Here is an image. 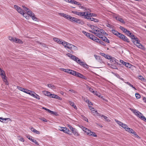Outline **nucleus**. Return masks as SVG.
Listing matches in <instances>:
<instances>
[{
    "label": "nucleus",
    "instance_id": "obj_1",
    "mask_svg": "<svg viewBox=\"0 0 146 146\" xmlns=\"http://www.w3.org/2000/svg\"><path fill=\"white\" fill-rule=\"evenodd\" d=\"M91 30L89 31L95 34L97 36L100 37L103 35H106V33L102 29H100L96 26L91 25L90 26Z\"/></svg>",
    "mask_w": 146,
    "mask_h": 146
},
{
    "label": "nucleus",
    "instance_id": "obj_2",
    "mask_svg": "<svg viewBox=\"0 0 146 146\" xmlns=\"http://www.w3.org/2000/svg\"><path fill=\"white\" fill-rule=\"evenodd\" d=\"M129 37L131 39L134 40H132V42L134 44L136 45L138 48L143 50H145V47L140 43V41L139 40L137 37H135L134 35H132L131 36L129 35Z\"/></svg>",
    "mask_w": 146,
    "mask_h": 146
},
{
    "label": "nucleus",
    "instance_id": "obj_3",
    "mask_svg": "<svg viewBox=\"0 0 146 146\" xmlns=\"http://www.w3.org/2000/svg\"><path fill=\"white\" fill-rule=\"evenodd\" d=\"M81 128L87 135L89 136H92L94 137L97 136L95 132L91 131L88 129L83 126H82Z\"/></svg>",
    "mask_w": 146,
    "mask_h": 146
},
{
    "label": "nucleus",
    "instance_id": "obj_4",
    "mask_svg": "<svg viewBox=\"0 0 146 146\" xmlns=\"http://www.w3.org/2000/svg\"><path fill=\"white\" fill-rule=\"evenodd\" d=\"M73 60L75 61L76 62L82 66L84 68H89V66L85 62L82 61L80 60L79 59L78 57L76 56H75V58H74Z\"/></svg>",
    "mask_w": 146,
    "mask_h": 146
},
{
    "label": "nucleus",
    "instance_id": "obj_5",
    "mask_svg": "<svg viewBox=\"0 0 146 146\" xmlns=\"http://www.w3.org/2000/svg\"><path fill=\"white\" fill-rule=\"evenodd\" d=\"M115 121L118 124L124 128L126 131L128 132V131L129 130V129H131L126 124L116 119H115Z\"/></svg>",
    "mask_w": 146,
    "mask_h": 146
},
{
    "label": "nucleus",
    "instance_id": "obj_6",
    "mask_svg": "<svg viewBox=\"0 0 146 146\" xmlns=\"http://www.w3.org/2000/svg\"><path fill=\"white\" fill-rule=\"evenodd\" d=\"M65 48H67L71 50H78V48L75 46L66 42L64 46Z\"/></svg>",
    "mask_w": 146,
    "mask_h": 146
},
{
    "label": "nucleus",
    "instance_id": "obj_7",
    "mask_svg": "<svg viewBox=\"0 0 146 146\" xmlns=\"http://www.w3.org/2000/svg\"><path fill=\"white\" fill-rule=\"evenodd\" d=\"M53 39L54 41L57 42L59 44H62L64 47L66 43L65 41L59 39L57 38H54Z\"/></svg>",
    "mask_w": 146,
    "mask_h": 146
},
{
    "label": "nucleus",
    "instance_id": "obj_8",
    "mask_svg": "<svg viewBox=\"0 0 146 146\" xmlns=\"http://www.w3.org/2000/svg\"><path fill=\"white\" fill-rule=\"evenodd\" d=\"M118 37L125 42H126L128 43L130 42L128 38L124 35L121 33L120 34Z\"/></svg>",
    "mask_w": 146,
    "mask_h": 146
},
{
    "label": "nucleus",
    "instance_id": "obj_9",
    "mask_svg": "<svg viewBox=\"0 0 146 146\" xmlns=\"http://www.w3.org/2000/svg\"><path fill=\"white\" fill-rule=\"evenodd\" d=\"M136 115L141 120L146 122V118L143 114L139 111H138L137 113H136Z\"/></svg>",
    "mask_w": 146,
    "mask_h": 146
},
{
    "label": "nucleus",
    "instance_id": "obj_10",
    "mask_svg": "<svg viewBox=\"0 0 146 146\" xmlns=\"http://www.w3.org/2000/svg\"><path fill=\"white\" fill-rule=\"evenodd\" d=\"M22 7L25 10L27 11V15H28L29 16L31 17L32 15H34V13L30 11L29 9L25 7L24 5H23Z\"/></svg>",
    "mask_w": 146,
    "mask_h": 146
},
{
    "label": "nucleus",
    "instance_id": "obj_11",
    "mask_svg": "<svg viewBox=\"0 0 146 146\" xmlns=\"http://www.w3.org/2000/svg\"><path fill=\"white\" fill-rule=\"evenodd\" d=\"M128 132L130 133H131L133 134V135H134L135 137L140 138V137L137 134L136 132L132 129L131 128L129 129V130L128 131Z\"/></svg>",
    "mask_w": 146,
    "mask_h": 146
},
{
    "label": "nucleus",
    "instance_id": "obj_12",
    "mask_svg": "<svg viewBox=\"0 0 146 146\" xmlns=\"http://www.w3.org/2000/svg\"><path fill=\"white\" fill-rule=\"evenodd\" d=\"M115 17L117 21H120V22L123 24L125 23V22L121 18V17L120 16L118 15L117 16Z\"/></svg>",
    "mask_w": 146,
    "mask_h": 146
},
{
    "label": "nucleus",
    "instance_id": "obj_13",
    "mask_svg": "<svg viewBox=\"0 0 146 146\" xmlns=\"http://www.w3.org/2000/svg\"><path fill=\"white\" fill-rule=\"evenodd\" d=\"M110 62L111 63L114 64H118V61L116 60L114 57H111L110 59Z\"/></svg>",
    "mask_w": 146,
    "mask_h": 146
},
{
    "label": "nucleus",
    "instance_id": "obj_14",
    "mask_svg": "<svg viewBox=\"0 0 146 146\" xmlns=\"http://www.w3.org/2000/svg\"><path fill=\"white\" fill-rule=\"evenodd\" d=\"M32 96H33L34 98H36V99L38 100L40 99V96L36 94L35 92H33L32 93H31V95Z\"/></svg>",
    "mask_w": 146,
    "mask_h": 146
},
{
    "label": "nucleus",
    "instance_id": "obj_15",
    "mask_svg": "<svg viewBox=\"0 0 146 146\" xmlns=\"http://www.w3.org/2000/svg\"><path fill=\"white\" fill-rule=\"evenodd\" d=\"M72 13L74 14L77 15L79 16H83V15H84L85 14L84 13H82V12H77L76 11H72Z\"/></svg>",
    "mask_w": 146,
    "mask_h": 146
},
{
    "label": "nucleus",
    "instance_id": "obj_16",
    "mask_svg": "<svg viewBox=\"0 0 146 146\" xmlns=\"http://www.w3.org/2000/svg\"><path fill=\"white\" fill-rule=\"evenodd\" d=\"M99 38H101L102 40L104 42L108 43H110L109 40L106 36H104V35L103 36H101V37H99Z\"/></svg>",
    "mask_w": 146,
    "mask_h": 146
},
{
    "label": "nucleus",
    "instance_id": "obj_17",
    "mask_svg": "<svg viewBox=\"0 0 146 146\" xmlns=\"http://www.w3.org/2000/svg\"><path fill=\"white\" fill-rule=\"evenodd\" d=\"M82 13H84L85 14L84 15H83L82 17H84L85 18L87 19H89V17H90V13L88 12H82Z\"/></svg>",
    "mask_w": 146,
    "mask_h": 146
},
{
    "label": "nucleus",
    "instance_id": "obj_18",
    "mask_svg": "<svg viewBox=\"0 0 146 146\" xmlns=\"http://www.w3.org/2000/svg\"><path fill=\"white\" fill-rule=\"evenodd\" d=\"M111 32L113 34L116 35L117 36L119 37V36L120 35L121 33H120L118 32L117 31L115 30H111Z\"/></svg>",
    "mask_w": 146,
    "mask_h": 146
},
{
    "label": "nucleus",
    "instance_id": "obj_19",
    "mask_svg": "<svg viewBox=\"0 0 146 146\" xmlns=\"http://www.w3.org/2000/svg\"><path fill=\"white\" fill-rule=\"evenodd\" d=\"M59 130L60 131H62L63 132L66 133V131L67 130V128L66 127H59Z\"/></svg>",
    "mask_w": 146,
    "mask_h": 146
},
{
    "label": "nucleus",
    "instance_id": "obj_20",
    "mask_svg": "<svg viewBox=\"0 0 146 146\" xmlns=\"http://www.w3.org/2000/svg\"><path fill=\"white\" fill-rule=\"evenodd\" d=\"M23 92L31 95V93L33 92V91L25 88Z\"/></svg>",
    "mask_w": 146,
    "mask_h": 146
},
{
    "label": "nucleus",
    "instance_id": "obj_21",
    "mask_svg": "<svg viewBox=\"0 0 146 146\" xmlns=\"http://www.w3.org/2000/svg\"><path fill=\"white\" fill-rule=\"evenodd\" d=\"M92 113L94 115L96 116L100 117V115L99 113H98L97 110H92Z\"/></svg>",
    "mask_w": 146,
    "mask_h": 146
},
{
    "label": "nucleus",
    "instance_id": "obj_22",
    "mask_svg": "<svg viewBox=\"0 0 146 146\" xmlns=\"http://www.w3.org/2000/svg\"><path fill=\"white\" fill-rule=\"evenodd\" d=\"M70 104L75 109L77 110V107L75 105L74 103L72 102V101H69V102Z\"/></svg>",
    "mask_w": 146,
    "mask_h": 146
},
{
    "label": "nucleus",
    "instance_id": "obj_23",
    "mask_svg": "<svg viewBox=\"0 0 146 146\" xmlns=\"http://www.w3.org/2000/svg\"><path fill=\"white\" fill-rule=\"evenodd\" d=\"M66 55L69 57L70 58L73 60L74 58H75V56L69 53H67Z\"/></svg>",
    "mask_w": 146,
    "mask_h": 146
},
{
    "label": "nucleus",
    "instance_id": "obj_24",
    "mask_svg": "<svg viewBox=\"0 0 146 146\" xmlns=\"http://www.w3.org/2000/svg\"><path fill=\"white\" fill-rule=\"evenodd\" d=\"M42 92L44 94L47 96H50V92L47 91H43Z\"/></svg>",
    "mask_w": 146,
    "mask_h": 146
},
{
    "label": "nucleus",
    "instance_id": "obj_25",
    "mask_svg": "<svg viewBox=\"0 0 146 146\" xmlns=\"http://www.w3.org/2000/svg\"><path fill=\"white\" fill-rule=\"evenodd\" d=\"M31 129L32 131L34 132V133L37 134H40V132H39V131L36 130V129L34 128L33 127H32Z\"/></svg>",
    "mask_w": 146,
    "mask_h": 146
},
{
    "label": "nucleus",
    "instance_id": "obj_26",
    "mask_svg": "<svg viewBox=\"0 0 146 146\" xmlns=\"http://www.w3.org/2000/svg\"><path fill=\"white\" fill-rule=\"evenodd\" d=\"M76 74V76H78V77L81 78H84V76L82 74H81L77 72Z\"/></svg>",
    "mask_w": 146,
    "mask_h": 146
},
{
    "label": "nucleus",
    "instance_id": "obj_27",
    "mask_svg": "<svg viewBox=\"0 0 146 146\" xmlns=\"http://www.w3.org/2000/svg\"><path fill=\"white\" fill-rule=\"evenodd\" d=\"M75 22L78 24H81L82 25L84 23V22L83 21L81 20L80 19H79L77 18V19L76 20V21Z\"/></svg>",
    "mask_w": 146,
    "mask_h": 146
},
{
    "label": "nucleus",
    "instance_id": "obj_28",
    "mask_svg": "<svg viewBox=\"0 0 146 146\" xmlns=\"http://www.w3.org/2000/svg\"><path fill=\"white\" fill-rule=\"evenodd\" d=\"M15 42L20 44H22L23 43V41H22L21 40L16 38Z\"/></svg>",
    "mask_w": 146,
    "mask_h": 146
},
{
    "label": "nucleus",
    "instance_id": "obj_29",
    "mask_svg": "<svg viewBox=\"0 0 146 146\" xmlns=\"http://www.w3.org/2000/svg\"><path fill=\"white\" fill-rule=\"evenodd\" d=\"M77 72L74 70H70V72H69V74H71L73 75L76 76V74Z\"/></svg>",
    "mask_w": 146,
    "mask_h": 146
},
{
    "label": "nucleus",
    "instance_id": "obj_30",
    "mask_svg": "<svg viewBox=\"0 0 146 146\" xmlns=\"http://www.w3.org/2000/svg\"><path fill=\"white\" fill-rule=\"evenodd\" d=\"M100 117H103L104 119H106L108 121H110V120L108 118V117L103 115H100Z\"/></svg>",
    "mask_w": 146,
    "mask_h": 146
},
{
    "label": "nucleus",
    "instance_id": "obj_31",
    "mask_svg": "<svg viewBox=\"0 0 146 146\" xmlns=\"http://www.w3.org/2000/svg\"><path fill=\"white\" fill-rule=\"evenodd\" d=\"M86 88L89 89V90L91 92H92V93H93V94L94 93H95V92L93 90L92 88H91L90 87V86H89L87 85L86 86Z\"/></svg>",
    "mask_w": 146,
    "mask_h": 146
},
{
    "label": "nucleus",
    "instance_id": "obj_32",
    "mask_svg": "<svg viewBox=\"0 0 146 146\" xmlns=\"http://www.w3.org/2000/svg\"><path fill=\"white\" fill-rule=\"evenodd\" d=\"M124 82L126 84H128V85H129V86H130V87H131L132 88H133L135 90H136V88L135 87H134L133 85H132L130 83H129V82H125L124 81Z\"/></svg>",
    "mask_w": 146,
    "mask_h": 146
},
{
    "label": "nucleus",
    "instance_id": "obj_33",
    "mask_svg": "<svg viewBox=\"0 0 146 146\" xmlns=\"http://www.w3.org/2000/svg\"><path fill=\"white\" fill-rule=\"evenodd\" d=\"M119 28L121 30L123 31L125 33H126L127 32V31L128 30L126 29H125L123 27L121 26Z\"/></svg>",
    "mask_w": 146,
    "mask_h": 146
},
{
    "label": "nucleus",
    "instance_id": "obj_34",
    "mask_svg": "<svg viewBox=\"0 0 146 146\" xmlns=\"http://www.w3.org/2000/svg\"><path fill=\"white\" fill-rule=\"evenodd\" d=\"M89 19L91 21H93L95 22H98L99 21V20L97 19H95L93 17H90Z\"/></svg>",
    "mask_w": 146,
    "mask_h": 146
},
{
    "label": "nucleus",
    "instance_id": "obj_35",
    "mask_svg": "<svg viewBox=\"0 0 146 146\" xmlns=\"http://www.w3.org/2000/svg\"><path fill=\"white\" fill-rule=\"evenodd\" d=\"M8 38L9 40L11 41L14 42H15L16 38L13 37L9 36Z\"/></svg>",
    "mask_w": 146,
    "mask_h": 146
},
{
    "label": "nucleus",
    "instance_id": "obj_36",
    "mask_svg": "<svg viewBox=\"0 0 146 146\" xmlns=\"http://www.w3.org/2000/svg\"><path fill=\"white\" fill-rule=\"evenodd\" d=\"M8 38L9 40L11 41L14 42H15L16 38L13 37L9 36Z\"/></svg>",
    "mask_w": 146,
    "mask_h": 146
},
{
    "label": "nucleus",
    "instance_id": "obj_37",
    "mask_svg": "<svg viewBox=\"0 0 146 146\" xmlns=\"http://www.w3.org/2000/svg\"><path fill=\"white\" fill-rule=\"evenodd\" d=\"M8 38L9 40L11 41L14 42H15L16 38L13 37L9 36Z\"/></svg>",
    "mask_w": 146,
    "mask_h": 146
},
{
    "label": "nucleus",
    "instance_id": "obj_38",
    "mask_svg": "<svg viewBox=\"0 0 146 146\" xmlns=\"http://www.w3.org/2000/svg\"><path fill=\"white\" fill-rule=\"evenodd\" d=\"M76 18L74 17H72L70 16V21H71L72 22H76V20L77 19Z\"/></svg>",
    "mask_w": 146,
    "mask_h": 146
},
{
    "label": "nucleus",
    "instance_id": "obj_39",
    "mask_svg": "<svg viewBox=\"0 0 146 146\" xmlns=\"http://www.w3.org/2000/svg\"><path fill=\"white\" fill-rule=\"evenodd\" d=\"M61 70L65 72L69 73L70 70L68 69L61 68Z\"/></svg>",
    "mask_w": 146,
    "mask_h": 146
},
{
    "label": "nucleus",
    "instance_id": "obj_40",
    "mask_svg": "<svg viewBox=\"0 0 146 146\" xmlns=\"http://www.w3.org/2000/svg\"><path fill=\"white\" fill-rule=\"evenodd\" d=\"M83 33L88 38L90 36L91 34L85 31H83Z\"/></svg>",
    "mask_w": 146,
    "mask_h": 146
},
{
    "label": "nucleus",
    "instance_id": "obj_41",
    "mask_svg": "<svg viewBox=\"0 0 146 146\" xmlns=\"http://www.w3.org/2000/svg\"><path fill=\"white\" fill-rule=\"evenodd\" d=\"M48 86L52 89H54L56 88L55 87L54 85L51 84H48Z\"/></svg>",
    "mask_w": 146,
    "mask_h": 146
},
{
    "label": "nucleus",
    "instance_id": "obj_42",
    "mask_svg": "<svg viewBox=\"0 0 146 146\" xmlns=\"http://www.w3.org/2000/svg\"><path fill=\"white\" fill-rule=\"evenodd\" d=\"M88 38L91 39L93 40L94 38H96V36H95L92 34H91L90 36H89Z\"/></svg>",
    "mask_w": 146,
    "mask_h": 146
},
{
    "label": "nucleus",
    "instance_id": "obj_43",
    "mask_svg": "<svg viewBox=\"0 0 146 146\" xmlns=\"http://www.w3.org/2000/svg\"><path fill=\"white\" fill-rule=\"evenodd\" d=\"M73 134L75 136H78L80 135L79 134L77 130L74 131V132H73Z\"/></svg>",
    "mask_w": 146,
    "mask_h": 146
},
{
    "label": "nucleus",
    "instance_id": "obj_44",
    "mask_svg": "<svg viewBox=\"0 0 146 146\" xmlns=\"http://www.w3.org/2000/svg\"><path fill=\"white\" fill-rule=\"evenodd\" d=\"M130 110L133 112L134 114L136 115V113H137L138 111H137L135 109L132 108H130Z\"/></svg>",
    "mask_w": 146,
    "mask_h": 146
},
{
    "label": "nucleus",
    "instance_id": "obj_45",
    "mask_svg": "<svg viewBox=\"0 0 146 146\" xmlns=\"http://www.w3.org/2000/svg\"><path fill=\"white\" fill-rule=\"evenodd\" d=\"M18 139L20 140V141H22V142H24L25 141L24 139L23 138V137H21L20 136H18L17 137Z\"/></svg>",
    "mask_w": 146,
    "mask_h": 146
},
{
    "label": "nucleus",
    "instance_id": "obj_46",
    "mask_svg": "<svg viewBox=\"0 0 146 146\" xmlns=\"http://www.w3.org/2000/svg\"><path fill=\"white\" fill-rule=\"evenodd\" d=\"M115 76L118 78L119 79L121 80L122 81H124V79L122 78L121 77L119 74H115Z\"/></svg>",
    "mask_w": 146,
    "mask_h": 146
},
{
    "label": "nucleus",
    "instance_id": "obj_47",
    "mask_svg": "<svg viewBox=\"0 0 146 146\" xmlns=\"http://www.w3.org/2000/svg\"><path fill=\"white\" fill-rule=\"evenodd\" d=\"M17 11L19 13H20L21 14L23 13V12H24L23 9H22L20 7L19 9V10Z\"/></svg>",
    "mask_w": 146,
    "mask_h": 146
},
{
    "label": "nucleus",
    "instance_id": "obj_48",
    "mask_svg": "<svg viewBox=\"0 0 146 146\" xmlns=\"http://www.w3.org/2000/svg\"><path fill=\"white\" fill-rule=\"evenodd\" d=\"M22 15H23L24 17H25L27 19H28V18L29 17H27V13H25L24 12H23V13L21 14Z\"/></svg>",
    "mask_w": 146,
    "mask_h": 146
},
{
    "label": "nucleus",
    "instance_id": "obj_49",
    "mask_svg": "<svg viewBox=\"0 0 146 146\" xmlns=\"http://www.w3.org/2000/svg\"><path fill=\"white\" fill-rule=\"evenodd\" d=\"M135 96L136 98L137 99H139L140 98L141 96L138 93H136L135 94Z\"/></svg>",
    "mask_w": 146,
    "mask_h": 146
},
{
    "label": "nucleus",
    "instance_id": "obj_50",
    "mask_svg": "<svg viewBox=\"0 0 146 146\" xmlns=\"http://www.w3.org/2000/svg\"><path fill=\"white\" fill-rule=\"evenodd\" d=\"M93 40L99 43L100 40L97 37H96V38H94Z\"/></svg>",
    "mask_w": 146,
    "mask_h": 146
},
{
    "label": "nucleus",
    "instance_id": "obj_51",
    "mask_svg": "<svg viewBox=\"0 0 146 146\" xmlns=\"http://www.w3.org/2000/svg\"><path fill=\"white\" fill-rule=\"evenodd\" d=\"M125 64V66L128 68H130L131 67V64L128 63H124Z\"/></svg>",
    "mask_w": 146,
    "mask_h": 146
},
{
    "label": "nucleus",
    "instance_id": "obj_52",
    "mask_svg": "<svg viewBox=\"0 0 146 146\" xmlns=\"http://www.w3.org/2000/svg\"><path fill=\"white\" fill-rule=\"evenodd\" d=\"M5 74L4 71L2 70L1 68H0V75H3V74Z\"/></svg>",
    "mask_w": 146,
    "mask_h": 146
},
{
    "label": "nucleus",
    "instance_id": "obj_53",
    "mask_svg": "<svg viewBox=\"0 0 146 146\" xmlns=\"http://www.w3.org/2000/svg\"><path fill=\"white\" fill-rule=\"evenodd\" d=\"M31 17L32 18L33 20L35 21H36L37 19L36 17L35 16L34 14V15H32Z\"/></svg>",
    "mask_w": 146,
    "mask_h": 146
},
{
    "label": "nucleus",
    "instance_id": "obj_54",
    "mask_svg": "<svg viewBox=\"0 0 146 146\" xmlns=\"http://www.w3.org/2000/svg\"><path fill=\"white\" fill-rule=\"evenodd\" d=\"M17 88L19 90L23 92L24 91V90L25 88H22V87L18 86L17 87Z\"/></svg>",
    "mask_w": 146,
    "mask_h": 146
},
{
    "label": "nucleus",
    "instance_id": "obj_55",
    "mask_svg": "<svg viewBox=\"0 0 146 146\" xmlns=\"http://www.w3.org/2000/svg\"><path fill=\"white\" fill-rule=\"evenodd\" d=\"M66 133H67L69 135H71V133L70 131L69 130V129L68 128Z\"/></svg>",
    "mask_w": 146,
    "mask_h": 146
},
{
    "label": "nucleus",
    "instance_id": "obj_56",
    "mask_svg": "<svg viewBox=\"0 0 146 146\" xmlns=\"http://www.w3.org/2000/svg\"><path fill=\"white\" fill-rule=\"evenodd\" d=\"M99 43H100V44L102 45H103L104 46H106V44L104 42H103V41H101L100 40V42H99Z\"/></svg>",
    "mask_w": 146,
    "mask_h": 146
},
{
    "label": "nucleus",
    "instance_id": "obj_57",
    "mask_svg": "<svg viewBox=\"0 0 146 146\" xmlns=\"http://www.w3.org/2000/svg\"><path fill=\"white\" fill-rule=\"evenodd\" d=\"M55 98L58 99L60 100H62V98L57 95H56L55 96Z\"/></svg>",
    "mask_w": 146,
    "mask_h": 146
},
{
    "label": "nucleus",
    "instance_id": "obj_58",
    "mask_svg": "<svg viewBox=\"0 0 146 146\" xmlns=\"http://www.w3.org/2000/svg\"><path fill=\"white\" fill-rule=\"evenodd\" d=\"M94 56L95 57V58L98 60L100 58V57L99 56H97L96 54L94 55Z\"/></svg>",
    "mask_w": 146,
    "mask_h": 146
},
{
    "label": "nucleus",
    "instance_id": "obj_59",
    "mask_svg": "<svg viewBox=\"0 0 146 146\" xmlns=\"http://www.w3.org/2000/svg\"><path fill=\"white\" fill-rule=\"evenodd\" d=\"M70 16H71L70 15H66V16H65V18L67 19L68 20H69Z\"/></svg>",
    "mask_w": 146,
    "mask_h": 146
},
{
    "label": "nucleus",
    "instance_id": "obj_60",
    "mask_svg": "<svg viewBox=\"0 0 146 146\" xmlns=\"http://www.w3.org/2000/svg\"><path fill=\"white\" fill-rule=\"evenodd\" d=\"M94 94L98 97H100V94L99 93H97V92H95V93H94Z\"/></svg>",
    "mask_w": 146,
    "mask_h": 146
},
{
    "label": "nucleus",
    "instance_id": "obj_61",
    "mask_svg": "<svg viewBox=\"0 0 146 146\" xmlns=\"http://www.w3.org/2000/svg\"><path fill=\"white\" fill-rule=\"evenodd\" d=\"M111 57V56H110L106 55V56H105V58H106L107 59L110 60Z\"/></svg>",
    "mask_w": 146,
    "mask_h": 146
},
{
    "label": "nucleus",
    "instance_id": "obj_62",
    "mask_svg": "<svg viewBox=\"0 0 146 146\" xmlns=\"http://www.w3.org/2000/svg\"><path fill=\"white\" fill-rule=\"evenodd\" d=\"M89 15H90V17H96L97 16V15L96 14L93 13H90V14Z\"/></svg>",
    "mask_w": 146,
    "mask_h": 146
},
{
    "label": "nucleus",
    "instance_id": "obj_63",
    "mask_svg": "<svg viewBox=\"0 0 146 146\" xmlns=\"http://www.w3.org/2000/svg\"><path fill=\"white\" fill-rule=\"evenodd\" d=\"M14 7L15 9H16L17 11L19 10V9L20 7L18 6L17 5H14Z\"/></svg>",
    "mask_w": 146,
    "mask_h": 146
},
{
    "label": "nucleus",
    "instance_id": "obj_64",
    "mask_svg": "<svg viewBox=\"0 0 146 146\" xmlns=\"http://www.w3.org/2000/svg\"><path fill=\"white\" fill-rule=\"evenodd\" d=\"M33 142L34 143H35L37 145H39V144L38 142L36 141L35 139L34 140Z\"/></svg>",
    "mask_w": 146,
    "mask_h": 146
}]
</instances>
